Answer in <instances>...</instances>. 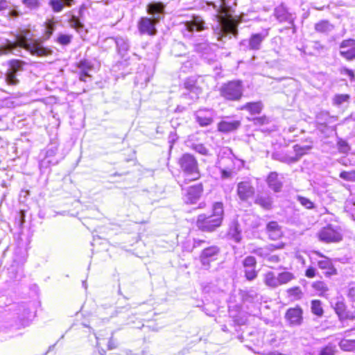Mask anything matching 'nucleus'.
I'll use <instances>...</instances> for the list:
<instances>
[{
	"label": "nucleus",
	"mask_w": 355,
	"mask_h": 355,
	"mask_svg": "<svg viewBox=\"0 0 355 355\" xmlns=\"http://www.w3.org/2000/svg\"><path fill=\"white\" fill-rule=\"evenodd\" d=\"M79 69L78 76L79 80L83 82H87V79L91 80V75L89 72L93 70L94 64L88 60H80L78 64Z\"/></svg>",
	"instance_id": "4be33fe9"
},
{
	"label": "nucleus",
	"mask_w": 355,
	"mask_h": 355,
	"mask_svg": "<svg viewBox=\"0 0 355 355\" xmlns=\"http://www.w3.org/2000/svg\"><path fill=\"white\" fill-rule=\"evenodd\" d=\"M184 85L185 89L191 93L193 99L198 98L199 94L201 93V89L196 85V80L194 78L186 79Z\"/></svg>",
	"instance_id": "c85d7f7f"
},
{
	"label": "nucleus",
	"mask_w": 355,
	"mask_h": 355,
	"mask_svg": "<svg viewBox=\"0 0 355 355\" xmlns=\"http://www.w3.org/2000/svg\"><path fill=\"white\" fill-rule=\"evenodd\" d=\"M285 317L290 325H300L303 320L302 310L300 307L291 308L286 311Z\"/></svg>",
	"instance_id": "5701e85b"
},
{
	"label": "nucleus",
	"mask_w": 355,
	"mask_h": 355,
	"mask_svg": "<svg viewBox=\"0 0 355 355\" xmlns=\"http://www.w3.org/2000/svg\"><path fill=\"white\" fill-rule=\"evenodd\" d=\"M106 40L107 42H114L116 44L119 53L121 55H124L129 50L130 44L128 40L125 37H112L107 38Z\"/></svg>",
	"instance_id": "b1692460"
},
{
	"label": "nucleus",
	"mask_w": 355,
	"mask_h": 355,
	"mask_svg": "<svg viewBox=\"0 0 355 355\" xmlns=\"http://www.w3.org/2000/svg\"><path fill=\"white\" fill-rule=\"evenodd\" d=\"M339 347L344 351H353L355 349V339L343 338L338 343Z\"/></svg>",
	"instance_id": "4c0bfd02"
},
{
	"label": "nucleus",
	"mask_w": 355,
	"mask_h": 355,
	"mask_svg": "<svg viewBox=\"0 0 355 355\" xmlns=\"http://www.w3.org/2000/svg\"><path fill=\"white\" fill-rule=\"evenodd\" d=\"M9 277L13 282L21 281L24 277L23 268L21 267L15 268L14 266H12L9 269Z\"/></svg>",
	"instance_id": "c9c22d12"
},
{
	"label": "nucleus",
	"mask_w": 355,
	"mask_h": 355,
	"mask_svg": "<svg viewBox=\"0 0 355 355\" xmlns=\"http://www.w3.org/2000/svg\"><path fill=\"white\" fill-rule=\"evenodd\" d=\"M192 149L196 153L202 155H209V150L202 144H193L191 146Z\"/></svg>",
	"instance_id": "a18cd8bd"
},
{
	"label": "nucleus",
	"mask_w": 355,
	"mask_h": 355,
	"mask_svg": "<svg viewBox=\"0 0 355 355\" xmlns=\"http://www.w3.org/2000/svg\"><path fill=\"white\" fill-rule=\"evenodd\" d=\"M347 296L352 301H355V287H350L347 291Z\"/></svg>",
	"instance_id": "e2e57ef3"
},
{
	"label": "nucleus",
	"mask_w": 355,
	"mask_h": 355,
	"mask_svg": "<svg viewBox=\"0 0 355 355\" xmlns=\"http://www.w3.org/2000/svg\"><path fill=\"white\" fill-rule=\"evenodd\" d=\"M57 151V146H51L47 148L44 158L40 162L39 166L41 171L49 168L51 165L58 164V161L55 158Z\"/></svg>",
	"instance_id": "a211bd4d"
},
{
	"label": "nucleus",
	"mask_w": 355,
	"mask_h": 355,
	"mask_svg": "<svg viewBox=\"0 0 355 355\" xmlns=\"http://www.w3.org/2000/svg\"><path fill=\"white\" fill-rule=\"evenodd\" d=\"M241 126V121L238 120H223L218 123V131L228 133L237 130Z\"/></svg>",
	"instance_id": "393cba45"
},
{
	"label": "nucleus",
	"mask_w": 355,
	"mask_h": 355,
	"mask_svg": "<svg viewBox=\"0 0 355 355\" xmlns=\"http://www.w3.org/2000/svg\"><path fill=\"white\" fill-rule=\"evenodd\" d=\"M25 62L19 60H12L9 62V68L5 75V81L8 85L15 86L19 84L18 76L24 69Z\"/></svg>",
	"instance_id": "6e6552de"
},
{
	"label": "nucleus",
	"mask_w": 355,
	"mask_h": 355,
	"mask_svg": "<svg viewBox=\"0 0 355 355\" xmlns=\"http://www.w3.org/2000/svg\"><path fill=\"white\" fill-rule=\"evenodd\" d=\"M338 149L341 153H347L349 150L347 143L345 141L340 140L338 142Z\"/></svg>",
	"instance_id": "13d9d810"
},
{
	"label": "nucleus",
	"mask_w": 355,
	"mask_h": 355,
	"mask_svg": "<svg viewBox=\"0 0 355 355\" xmlns=\"http://www.w3.org/2000/svg\"><path fill=\"white\" fill-rule=\"evenodd\" d=\"M205 29V23L200 16H193L191 19L184 22L181 31L184 37L191 38L194 32H200Z\"/></svg>",
	"instance_id": "1a4fd4ad"
},
{
	"label": "nucleus",
	"mask_w": 355,
	"mask_h": 355,
	"mask_svg": "<svg viewBox=\"0 0 355 355\" xmlns=\"http://www.w3.org/2000/svg\"><path fill=\"white\" fill-rule=\"evenodd\" d=\"M243 86L241 81L233 80L223 85L220 89L221 96L229 101H239L243 96Z\"/></svg>",
	"instance_id": "423d86ee"
},
{
	"label": "nucleus",
	"mask_w": 355,
	"mask_h": 355,
	"mask_svg": "<svg viewBox=\"0 0 355 355\" xmlns=\"http://www.w3.org/2000/svg\"><path fill=\"white\" fill-rule=\"evenodd\" d=\"M72 0H51L50 4L54 12H60L64 6H70Z\"/></svg>",
	"instance_id": "e433bc0d"
},
{
	"label": "nucleus",
	"mask_w": 355,
	"mask_h": 355,
	"mask_svg": "<svg viewBox=\"0 0 355 355\" xmlns=\"http://www.w3.org/2000/svg\"><path fill=\"white\" fill-rule=\"evenodd\" d=\"M268 36V29H265L259 33L252 34L248 40H243L240 47L244 51H258L261 47L263 41Z\"/></svg>",
	"instance_id": "9d476101"
},
{
	"label": "nucleus",
	"mask_w": 355,
	"mask_h": 355,
	"mask_svg": "<svg viewBox=\"0 0 355 355\" xmlns=\"http://www.w3.org/2000/svg\"><path fill=\"white\" fill-rule=\"evenodd\" d=\"M339 176L340 178L346 181L355 182V171H342Z\"/></svg>",
	"instance_id": "09e8293b"
},
{
	"label": "nucleus",
	"mask_w": 355,
	"mask_h": 355,
	"mask_svg": "<svg viewBox=\"0 0 355 355\" xmlns=\"http://www.w3.org/2000/svg\"><path fill=\"white\" fill-rule=\"evenodd\" d=\"M205 241L201 239H194L193 240V247L198 248L202 245V243H205Z\"/></svg>",
	"instance_id": "69168bd1"
},
{
	"label": "nucleus",
	"mask_w": 355,
	"mask_h": 355,
	"mask_svg": "<svg viewBox=\"0 0 355 355\" xmlns=\"http://www.w3.org/2000/svg\"><path fill=\"white\" fill-rule=\"evenodd\" d=\"M254 121L257 125H263L268 123V119L266 116L257 117L254 119Z\"/></svg>",
	"instance_id": "680f3d73"
},
{
	"label": "nucleus",
	"mask_w": 355,
	"mask_h": 355,
	"mask_svg": "<svg viewBox=\"0 0 355 355\" xmlns=\"http://www.w3.org/2000/svg\"><path fill=\"white\" fill-rule=\"evenodd\" d=\"M345 304L343 301H338L335 304L334 309L336 313L338 314L340 319H345L349 318L350 320H353L355 318V316L352 315H349L348 313L345 311Z\"/></svg>",
	"instance_id": "2f4dec72"
},
{
	"label": "nucleus",
	"mask_w": 355,
	"mask_h": 355,
	"mask_svg": "<svg viewBox=\"0 0 355 355\" xmlns=\"http://www.w3.org/2000/svg\"><path fill=\"white\" fill-rule=\"evenodd\" d=\"M337 120V116H331L328 112L321 111L315 117L316 128L322 133H325L328 130L334 132L336 131V126H331L330 124L335 123Z\"/></svg>",
	"instance_id": "9b49d317"
},
{
	"label": "nucleus",
	"mask_w": 355,
	"mask_h": 355,
	"mask_svg": "<svg viewBox=\"0 0 355 355\" xmlns=\"http://www.w3.org/2000/svg\"><path fill=\"white\" fill-rule=\"evenodd\" d=\"M193 44L195 51L198 52H202L207 50L208 48V44L207 41H205L204 39H202V42H193Z\"/></svg>",
	"instance_id": "3c124183"
},
{
	"label": "nucleus",
	"mask_w": 355,
	"mask_h": 355,
	"mask_svg": "<svg viewBox=\"0 0 355 355\" xmlns=\"http://www.w3.org/2000/svg\"><path fill=\"white\" fill-rule=\"evenodd\" d=\"M266 260H267V261L270 263H277L279 262L280 259L279 257L277 254H270Z\"/></svg>",
	"instance_id": "bf43d9fd"
},
{
	"label": "nucleus",
	"mask_w": 355,
	"mask_h": 355,
	"mask_svg": "<svg viewBox=\"0 0 355 355\" xmlns=\"http://www.w3.org/2000/svg\"><path fill=\"white\" fill-rule=\"evenodd\" d=\"M219 253L220 248L216 245H211L203 249L200 254V261L203 268L209 269L211 262L217 259Z\"/></svg>",
	"instance_id": "f8f14e48"
},
{
	"label": "nucleus",
	"mask_w": 355,
	"mask_h": 355,
	"mask_svg": "<svg viewBox=\"0 0 355 355\" xmlns=\"http://www.w3.org/2000/svg\"><path fill=\"white\" fill-rule=\"evenodd\" d=\"M22 3L30 9H35L39 6L38 0H22Z\"/></svg>",
	"instance_id": "5fc2aeb1"
},
{
	"label": "nucleus",
	"mask_w": 355,
	"mask_h": 355,
	"mask_svg": "<svg viewBox=\"0 0 355 355\" xmlns=\"http://www.w3.org/2000/svg\"><path fill=\"white\" fill-rule=\"evenodd\" d=\"M288 293L290 296L293 297L295 300L300 299L302 296V292L300 287L289 288Z\"/></svg>",
	"instance_id": "603ef678"
},
{
	"label": "nucleus",
	"mask_w": 355,
	"mask_h": 355,
	"mask_svg": "<svg viewBox=\"0 0 355 355\" xmlns=\"http://www.w3.org/2000/svg\"><path fill=\"white\" fill-rule=\"evenodd\" d=\"M311 311L313 314L318 316H322L323 314V309L322 307V303L320 300H314L311 302Z\"/></svg>",
	"instance_id": "a19ab883"
},
{
	"label": "nucleus",
	"mask_w": 355,
	"mask_h": 355,
	"mask_svg": "<svg viewBox=\"0 0 355 355\" xmlns=\"http://www.w3.org/2000/svg\"><path fill=\"white\" fill-rule=\"evenodd\" d=\"M293 148L296 153V157L291 158V162H297L300 157L304 155L307 150L311 149V146H300V145H295Z\"/></svg>",
	"instance_id": "58836bf2"
},
{
	"label": "nucleus",
	"mask_w": 355,
	"mask_h": 355,
	"mask_svg": "<svg viewBox=\"0 0 355 355\" xmlns=\"http://www.w3.org/2000/svg\"><path fill=\"white\" fill-rule=\"evenodd\" d=\"M263 108L262 103L259 102L247 103L243 105L241 110L249 111L252 114H259Z\"/></svg>",
	"instance_id": "473e14b6"
},
{
	"label": "nucleus",
	"mask_w": 355,
	"mask_h": 355,
	"mask_svg": "<svg viewBox=\"0 0 355 355\" xmlns=\"http://www.w3.org/2000/svg\"><path fill=\"white\" fill-rule=\"evenodd\" d=\"M223 205L222 202H215L212 207V214H200L196 220V225L198 229L204 232H213L219 227L223 219Z\"/></svg>",
	"instance_id": "7ed1b4c3"
},
{
	"label": "nucleus",
	"mask_w": 355,
	"mask_h": 355,
	"mask_svg": "<svg viewBox=\"0 0 355 355\" xmlns=\"http://www.w3.org/2000/svg\"><path fill=\"white\" fill-rule=\"evenodd\" d=\"M255 193L251 181L245 180L237 184L236 194L241 201L247 202Z\"/></svg>",
	"instance_id": "ddd939ff"
},
{
	"label": "nucleus",
	"mask_w": 355,
	"mask_h": 355,
	"mask_svg": "<svg viewBox=\"0 0 355 355\" xmlns=\"http://www.w3.org/2000/svg\"><path fill=\"white\" fill-rule=\"evenodd\" d=\"M345 74L347 75L351 78H353L354 77V73L351 69H345Z\"/></svg>",
	"instance_id": "338daca9"
},
{
	"label": "nucleus",
	"mask_w": 355,
	"mask_h": 355,
	"mask_svg": "<svg viewBox=\"0 0 355 355\" xmlns=\"http://www.w3.org/2000/svg\"><path fill=\"white\" fill-rule=\"evenodd\" d=\"M297 200L303 207L306 209H311L314 208L313 202L307 198L303 196H297Z\"/></svg>",
	"instance_id": "8fccbe9b"
},
{
	"label": "nucleus",
	"mask_w": 355,
	"mask_h": 355,
	"mask_svg": "<svg viewBox=\"0 0 355 355\" xmlns=\"http://www.w3.org/2000/svg\"><path fill=\"white\" fill-rule=\"evenodd\" d=\"M164 5L161 2H151L146 6V12L155 22H159L164 16Z\"/></svg>",
	"instance_id": "aec40b11"
},
{
	"label": "nucleus",
	"mask_w": 355,
	"mask_h": 355,
	"mask_svg": "<svg viewBox=\"0 0 355 355\" xmlns=\"http://www.w3.org/2000/svg\"><path fill=\"white\" fill-rule=\"evenodd\" d=\"M239 160L233 155L230 148L223 149V152L218 155L216 166L220 170L222 179H229L232 178L236 168V164Z\"/></svg>",
	"instance_id": "20e7f679"
},
{
	"label": "nucleus",
	"mask_w": 355,
	"mask_h": 355,
	"mask_svg": "<svg viewBox=\"0 0 355 355\" xmlns=\"http://www.w3.org/2000/svg\"><path fill=\"white\" fill-rule=\"evenodd\" d=\"M193 64L191 61H187L183 64V66L182 67V69L183 71H186L187 70L189 69L190 68H192Z\"/></svg>",
	"instance_id": "0e129e2a"
},
{
	"label": "nucleus",
	"mask_w": 355,
	"mask_h": 355,
	"mask_svg": "<svg viewBox=\"0 0 355 355\" xmlns=\"http://www.w3.org/2000/svg\"><path fill=\"white\" fill-rule=\"evenodd\" d=\"M158 23L155 22V20L152 18L141 17L137 24L138 30L141 34L155 35L157 33L155 26Z\"/></svg>",
	"instance_id": "dca6fc26"
},
{
	"label": "nucleus",
	"mask_w": 355,
	"mask_h": 355,
	"mask_svg": "<svg viewBox=\"0 0 355 355\" xmlns=\"http://www.w3.org/2000/svg\"><path fill=\"white\" fill-rule=\"evenodd\" d=\"M71 35L60 34L55 41L61 45H68L71 43Z\"/></svg>",
	"instance_id": "de8ad7c7"
},
{
	"label": "nucleus",
	"mask_w": 355,
	"mask_h": 355,
	"mask_svg": "<svg viewBox=\"0 0 355 355\" xmlns=\"http://www.w3.org/2000/svg\"><path fill=\"white\" fill-rule=\"evenodd\" d=\"M245 277L249 281L254 280L257 277L255 267L245 268Z\"/></svg>",
	"instance_id": "49530a36"
},
{
	"label": "nucleus",
	"mask_w": 355,
	"mask_h": 355,
	"mask_svg": "<svg viewBox=\"0 0 355 355\" xmlns=\"http://www.w3.org/2000/svg\"><path fill=\"white\" fill-rule=\"evenodd\" d=\"M207 4L213 6L216 12L215 17L217 20L216 30L218 31V40L224 41L231 38V35H236L238 33V21L232 15L234 12L236 0H218L217 3L209 1Z\"/></svg>",
	"instance_id": "f257e3e1"
},
{
	"label": "nucleus",
	"mask_w": 355,
	"mask_h": 355,
	"mask_svg": "<svg viewBox=\"0 0 355 355\" xmlns=\"http://www.w3.org/2000/svg\"><path fill=\"white\" fill-rule=\"evenodd\" d=\"M266 232L271 240H277L282 235V232L278 223L276 221H271L266 225Z\"/></svg>",
	"instance_id": "bb28decb"
},
{
	"label": "nucleus",
	"mask_w": 355,
	"mask_h": 355,
	"mask_svg": "<svg viewBox=\"0 0 355 355\" xmlns=\"http://www.w3.org/2000/svg\"><path fill=\"white\" fill-rule=\"evenodd\" d=\"M334 29V26L327 20H322L315 24V30L320 33H329Z\"/></svg>",
	"instance_id": "72a5a7b5"
},
{
	"label": "nucleus",
	"mask_w": 355,
	"mask_h": 355,
	"mask_svg": "<svg viewBox=\"0 0 355 355\" xmlns=\"http://www.w3.org/2000/svg\"><path fill=\"white\" fill-rule=\"evenodd\" d=\"M336 352V345L329 343L326 346L322 347L318 355H335Z\"/></svg>",
	"instance_id": "ea45409f"
},
{
	"label": "nucleus",
	"mask_w": 355,
	"mask_h": 355,
	"mask_svg": "<svg viewBox=\"0 0 355 355\" xmlns=\"http://www.w3.org/2000/svg\"><path fill=\"white\" fill-rule=\"evenodd\" d=\"M295 279V275L290 272H282L275 276L273 272H268L264 275L263 282L266 286L275 288L281 285L288 284Z\"/></svg>",
	"instance_id": "0eeeda50"
},
{
	"label": "nucleus",
	"mask_w": 355,
	"mask_h": 355,
	"mask_svg": "<svg viewBox=\"0 0 355 355\" xmlns=\"http://www.w3.org/2000/svg\"><path fill=\"white\" fill-rule=\"evenodd\" d=\"M70 24L73 28H74L77 30L83 28V24L80 23L79 19L74 16H73L72 18L71 19Z\"/></svg>",
	"instance_id": "4d7b16f0"
},
{
	"label": "nucleus",
	"mask_w": 355,
	"mask_h": 355,
	"mask_svg": "<svg viewBox=\"0 0 355 355\" xmlns=\"http://www.w3.org/2000/svg\"><path fill=\"white\" fill-rule=\"evenodd\" d=\"M178 164L182 171L190 180H195L200 178L198 162L192 155L183 154L179 159Z\"/></svg>",
	"instance_id": "39448f33"
},
{
	"label": "nucleus",
	"mask_w": 355,
	"mask_h": 355,
	"mask_svg": "<svg viewBox=\"0 0 355 355\" xmlns=\"http://www.w3.org/2000/svg\"><path fill=\"white\" fill-rule=\"evenodd\" d=\"M254 202L265 209H270L272 208V198L266 193L257 195Z\"/></svg>",
	"instance_id": "7c9ffc66"
},
{
	"label": "nucleus",
	"mask_w": 355,
	"mask_h": 355,
	"mask_svg": "<svg viewBox=\"0 0 355 355\" xmlns=\"http://www.w3.org/2000/svg\"><path fill=\"white\" fill-rule=\"evenodd\" d=\"M6 53L10 52L16 55H21L22 49L37 56H47L52 54V50L43 46L41 42L33 39V35L30 30H21L15 37L14 41L7 40L5 44Z\"/></svg>",
	"instance_id": "f03ea898"
},
{
	"label": "nucleus",
	"mask_w": 355,
	"mask_h": 355,
	"mask_svg": "<svg viewBox=\"0 0 355 355\" xmlns=\"http://www.w3.org/2000/svg\"><path fill=\"white\" fill-rule=\"evenodd\" d=\"M55 31V24L53 21H48L46 24L45 28V33L43 36V40H46L49 39L51 35L53 34V31Z\"/></svg>",
	"instance_id": "c03bdc74"
},
{
	"label": "nucleus",
	"mask_w": 355,
	"mask_h": 355,
	"mask_svg": "<svg viewBox=\"0 0 355 355\" xmlns=\"http://www.w3.org/2000/svg\"><path fill=\"white\" fill-rule=\"evenodd\" d=\"M268 187L275 192H279L282 187V182L278 179V174L276 172H271L267 179Z\"/></svg>",
	"instance_id": "c756f323"
},
{
	"label": "nucleus",
	"mask_w": 355,
	"mask_h": 355,
	"mask_svg": "<svg viewBox=\"0 0 355 355\" xmlns=\"http://www.w3.org/2000/svg\"><path fill=\"white\" fill-rule=\"evenodd\" d=\"M274 16L279 23L286 22L291 25V27L294 28L295 16L294 14L289 12L283 3L275 8Z\"/></svg>",
	"instance_id": "2eb2a0df"
},
{
	"label": "nucleus",
	"mask_w": 355,
	"mask_h": 355,
	"mask_svg": "<svg viewBox=\"0 0 355 355\" xmlns=\"http://www.w3.org/2000/svg\"><path fill=\"white\" fill-rule=\"evenodd\" d=\"M312 287L318 292L320 295H323L327 291L328 287L324 282L318 281L312 284Z\"/></svg>",
	"instance_id": "79ce46f5"
},
{
	"label": "nucleus",
	"mask_w": 355,
	"mask_h": 355,
	"mask_svg": "<svg viewBox=\"0 0 355 355\" xmlns=\"http://www.w3.org/2000/svg\"><path fill=\"white\" fill-rule=\"evenodd\" d=\"M202 193V186L201 184L190 187L184 194V201L187 204H194L199 200Z\"/></svg>",
	"instance_id": "412c9836"
},
{
	"label": "nucleus",
	"mask_w": 355,
	"mask_h": 355,
	"mask_svg": "<svg viewBox=\"0 0 355 355\" xmlns=\"http://www.w3.org/2000/svg\"><path fill=\"white\" fill-rule=\"evenodd\" d=\"M349 99L348 94H337L333 98V104L337 106H340L345 102H347Z\"/></svg>",
	"instance_id": "37998d69"
},
{
	"label": "nucleus",
	"mask_w": 355,
	"mask_h": 355,
	"mask_svg": "<svg viewBox=\"0 0 355 355\" xmlns=\"http://www.w3.org/2000/svg\"><path fill=\"white\" fill-rule=\"evenodd\" d=\"M316 270L313 267H309L305 272V275L309 278H313L315 276Z\"/></svg>",
	"instance_id": "052dcab7"
},
{
	"label": "nucleus",
	"mask_w": 355,
	"mask_h": 355,
	"mask_svg": "<svg viewBox=\"0 0 355 355\" xmlns=\"http://www.w3.org/2000/svg\"><path fill=\"white\" fill-rule=\"evenodd\" d=\"M279 248H282V246H278L274 244H269L263 247L254 249L252 250V253L264 259H266L270 254H271L273 251Z\"/></svg>",
	"instance_id": "cd10ccee"
},
{
	"label": "nucleus",
	"mask_w": 355,
	"mask_h": 355,
	"mask_svg": "<svg viewBox=\"0 0 355 355\" xmlns=\"http://www.w3.org/2000/svg\"><path fill=\"white\" fill-rule=\"evenodd\" d=\"M114 331L112 332L111 336L108 340L107 348L108 349H116L118 346L116 340L114 338Z\"/></svg>",
	"instance_id": "6e6d98bb"
},
{
	"label": "nucleus",
	"mask_w": 355,
	"mask_h": 355,
	"mask_svg": "<svg viewBox=\"0 0 355 355\" xmlns=\"http://www.w3.org/2000/svg\"><path fill=\"white\" fill-rule=\"evenodd\" d=\"M318 266L322 270H325L324 275L327 277L337 274V270L333 266L331 259L326 257L322 256V259L318 261Z\"/></svg>",
	"instance_id": "a878e982"
},
{
	"label": "nucleus",
	"mask_w": 355,
	"mask_h": 355,
	"mask_svg": "<svg viewBox=\"0 0 355 355\" xmlns=\"http://www.w3.org/2000/svg\"><path fill=\"white\" fill-rule=\"evenodd\" d=\"M318 238L325 243L338 242L342 239V235L338 229L328 225L318 232Z\"/></svg>",
	"instance_id": "4468645a"
},
{
	"label": "nucleus",
	"mask_w": 355,
	"mask_h": 355,
	"mask_svg": "<svg viewBox=\"0 0 355 355\" xmlns=\"http://www.w3.org/2000/svg\"><path fill=\"white\" fill-rule=\"evenodd\" d=\"M228 234L231 238L237 243L241 240V230L238 223L234 222L232 224Z\"/></svg>",
	"instance_id": "f704fd0d"
},
{
	"label": "nucleus",
	"mask_w": 355,
	"mask_h": 355,
	"mask_svg": "<svg viewBox=\"0 0 355 355\" xmlns=\"http://www.w3.org/2000/svg\"><path fill=\"white\" fill-rule=\"evenodd\" d=\"M244 268L256 267L257 261L254 257L248 256L243 262Z\"/></svg>",
	"instance_id": "864d4df0"
},
{
	"label": "nucleus",
	"mask_w": 355,
	"mask_h": 355,
	"mask_svg": "<svg viewBox=\"0 0 355 355\" xmlns=\"http://www.w3.org/2000/svg\"><path fill=\"white\" fill-rule=\"evenodd\" d=\"M214 115V111L207 108L199 109L194 114L196 122L202 127L211 124Z\"/></svg>",
	"instance_id": "f3484780"
},
{
	"label": "nucleus",
	"mask_w": 355,
	"mask_h": 355,
	"mask_svg": "<svg viewBox=\"0 0 355 355\" xmlns=\"http://www.w3.org/2000/svg\"><path fill=\"white\" fill-rule=\"evenodd\" d=\"M340 55L347 60L355 59V40H343L340 45Z\"/></svg>",
	"instance_id": "6ab92c4d"
},
{
	"label": "nucleus",
	"mask_w": 355,
	"mask_h": 355,
	"mask_svg": "<svg viewBox=\"0 0 355 355\" xmlns=\"http://www.w3.org/2000/svg\"><path fill=\"white\" fill-rule=\"evenodd\" d=\"M6 7V1H0V11L3 10Z\"/></svg>",
	"instance_id": "774afa93"
}]
</instances>
